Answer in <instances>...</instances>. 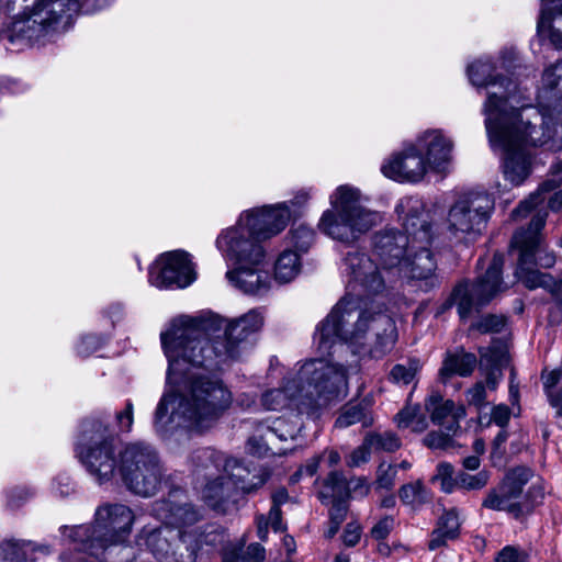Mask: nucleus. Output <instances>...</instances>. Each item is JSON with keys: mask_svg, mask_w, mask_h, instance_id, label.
Listing matches in <instances>:
<instances>
[{"mask_svg": "<svg viewBox=\"0 0 562 562\" xmlns=\"http://www.w3.org/2000/svg\"><path fill=\"white\" fill-rule=\"evenodd\" d=\"M79 9L80 0H0V19H10L11 41H38L65 30Z\"/></svg>", "mask_w": 562, "mask_h": 562, "instance_id": "8", "label": "nucleus"}, {"mask_svg": "<svg viewBox=\"0 0 562 562\" xmlns=\"http://www.w3.org/2000/svg\"><path fill=\"white\" fill-rule=\"evenodd\" d=\"M263 560L265 549L259 543L249 544L243 555V562H263Z\"/></svg>", "mask_w": 562, "mask_h": 562, "instance_id": "57", "label": "nucleus"}, {"mask_svg": "<svg viewBox=\"0 0 562 562\" xmlns=\"http://www.w3.org/2000/svg\"><path fill=\"white\" fill-rule=\"evenodd\" d=\"M49 553L48 546L32 541L7 539L0 542V562H33L38 554Z\"/></svg>", "mask_w": 562, "mask_h": 562, "instance_id": "25", "label": "nucleus"}, {"mask_svg": "<svg viewBox=\"0 0 562 562\" xmlns=\"http://www.w3.org/2000/svg\"><path fill=\"white\" fill-rule=\"evenodd\" d=\"M53 492L58 496H67L72 492L69 479L67 476H59L53 482Z\"/></svg>", "mask_w": 562, "mask_h": 562, "instance_id": "61", "label": "nucleus"}, {"mask_svg": "<svg viewBox=\"0 0 562 562\" xmlns=\"http://www.w3.org/2000/svg\"><path fill=\"white\" fill-rule=\"evenodd\" d=\"M192 463L195 467L196 474H203L207 480V483L202 490V496L210 506L216 508L232 496L234 491L223 470L213 475H209L211 470H207L205 467H201L203 461L194 460V453L192 454Z\"/></svg>", "mask_w": 562, "mask_h": 562, "instance_id": "24", "label": "nucleus"}, {"mask_svg": "<svg viewBox=\"0 0 562 562\" xmlns=\"http://www.w3.org/2000/svg\"><path fill=\"white\" fill-rule=\"evenodd\" d=\"M490 480V475L486 471H480L476 474H468L461 472L456 477V486L468 491L483 488Z\"/></svg>", "mask_w": 562, "mask_h": 562, "instance_id": "41", "label": "nucleus"}, {"mask_svg": "<svg viewBox=\"0 0 562 562\" xmlns=\"http://www.w3.org/2000/svg\"><path fill=\"white\" fill-rule=\"evenodd\" d=\"M315 239V233L312 227L305 224H299L291 228L289 234L290 248L300 254H305Z\"/></svg>", "mask_w": 562, "mask_h": 562, "instance_id": "34", "label": "nucleus"}, {"mask_svg": "<svg viewBox=\"0 0 562 562\" xmlns=\"http://www.w3.org/2000/svg\"><path fill=\"white\" fill-rule=\"evenodd\" d=\"M154 513L164 526L155 529L143 528L137 544L142 562H194L199 549L195 535L183 529L201 519V514L187 503L180 490L172 491L167 499L157 502Z\"/></svg>", "mask_w": 562, "mask_h": 562, "instance_id": "6", "label": "nucleus"}, {"mask_svg": "<svg viewBox=\"0 0 562 562\" xmlns=\"http://www.w3.org/2000/svg\"><path fill=\"white\" fill-rule=\"evenodd\" d=\"M506 440H507V431L506 430L499 431V434L495 437V439L493 441L492 453H491L493 462H495L496 459L501 460L504 457V454H505L504 445H505Z\"/></svg>", "mask_w": 562, "mask_h": 562, "instance_id": "59", "label": "nucleus"}, {"mask_svg": "<svg viewBox=\"0 0 562 562\" xmlns=\"http://www.w3.org/2000/svg\"><path fill=\"white\" fill-rule=\"evenodd\" d=\"M125 540H95L70 544L69 552L60 554V562H89L90 558L102 562H132L135 559L133 547Z\"/></svg>", "mask_w": 562, "mask_h": 562, "instance_id": "19", "label": "nucleus"}, {"mask_svg": "<svg viewBox=\"0 0 562 562\" xmlns=\"http://www.w3.org/2000/svg\"><path fill=\"white\" fill-rule=\"evenodd\" d=\"M544 496V491H543V487L541 485H538V484H532L526 496H525V499L521 501L524 504H532V508L539 504L542 498Z\"/></svg>", "mask_w": 562, "mask_h": 562, "instance_id": "60", "label": "nucleus"}, {"mask_svg": "<svg viewBox=\"0 0 562 562\" xmlns=\"http://www.w3.org/2000/svg\"><path fill=\"white\" fill-rule=\"evenodd\" d=\"M496 63L492 57H482L467 68L470 82L477 89L486 90V99L482 106L484 125L488 140L493 144L506 143L504 126H509L510 119L516 116L527 99L524 91L512 80L495 74Z\"/></svg>", "mask_w": 562, "mask_h": 562, "instance_id": "7", "label": "nucleus"}, {"mask_svg": "<svg viewBox=\"0 0 562 562\" xmlns=\"http://www.w3.org/2000/svg\"><path fill=\"white\" fill-rule=\"evenodd\" d=\"M195 280V271L190 255L183 250H172L160 255L149 267L148 281L158 289L189 286Z\"/></svg>", "mask_w": 562, "mask_h": 562, "instance_id": "18", "label": "nucleus"}, {"mask_svg": "<svg viewBox=\"0 0 562 562\" xmlns=\"http://www.w3.org/2000/svg\"><path fill=\"white\" fill-rule=\"evenodd\" d=\"M551 211L559 212L562 210V190L554 192L548 201Z\"/></svg>", "mask_w": 562, "mask_h": 562, "instance_id": "64", "label": "nucleus"}, {"mask_svg": "<svg viewBox=\"0 0 562 562\" xmlns=\"http://www.w3.org/2000/svg\"><path fill=\"white\" fill-rule=\"evenodd\" d=\"M115 423L120 432H130L134 423V405L127 401L124 408L115 415Z\"/></svg>", "mask_w": 562, "mask_h": 562, "instance_id": "45", "label": "nucleus"}, {"mask_svg": "<svg viewBox=\"0 0 562 562\" xmlns=\"http://www.w3.org/2000/svg\"><path fill=\"white\" fill-rule=\"evenodd\" d=\"M533 472L526 467H517L505 475L496 488L491 490L482 505L492 510H503L519 518L532 510V504L519 501L524 486L531 480Z\"/></svg>", "mask_w": 562, "mask_h": 562, "instance_id": "17", "label": "nucleus"}, {"mask_svg": "<svg viewBox=\"0 0 562 562\" xmlns=\"http://www.w3.org/2000/svg\"><path fill=\"white\" fill-rule=\"evenodd\" d=\"M194 460L203 461L201 467L211 470L209 475L223 470L233 491L252 492L262 486L268 479V474L263 469L251 468L237 459L226 458L222 452L212 448H201L194 451Z\"/></svg>", "mask_w": 562, "mask_h": 562, "instance_id": "16", "label": "nucleus"}, {"mask_svg": "<svg viewBox=\"0 0 562 562\" xmlns=\"http://www.w3.org/2000/svg\"><path fill=\"white\" fill-rule=\"evenodd\" d=\"M494 200L482 191L461 194L449 207L447 228L453 235H477L485 227L493 210Z\"/></svg>", "mask_w": 562, "mask_h": 562, "instance_id": "15", "label": "nucleus"}, {"mask_svg": "<svg viewBox=\"0 0 562 562\" xmlns=\"http://www.w3.org/2000/svg\"><path fill=\"white\" fill-rule=\"evenodd\" d=\"M358 372L357 364L328 359H311L284 378L280 387L266 391L261 405L267 411L295 409L297 415L316 416L333 401L348 393V378Z\"/></svg>", "mask_w": 562, "mask_h": 562, "instance_id": "5", "label": "nucleus"}, {"mask_svg": "<svg viewBox=\"0 0 562 562\" xmlns=\"http://www.w3.org/2000/svg\"><path fill=\"white\" fill-rule=\"evenodd\" d=\"M537 32L547 36L557 49H562V0H540Z\"/></svg>", "mask_w": 562, "mask_h": 562, "instance_id": "23", "label": "nucleus"}, {"mask_svg": "<svg viewBox=\"0 0 562 562\" xmlns=\"http://www.w3.org/2000/svg\"><path fill=\"white\" fill-rule=\"evenodd\" d=\"M460 518L458 512L452 508L442 514L438 519L436 529L431 532L428 548L436 550L442 547L447 540L456 539L459 535Z\"/></svg>", "mask_w": 562, "mask_h": 562, "instance_id": "27", "label": "nucleus"}, {"mask_svg": "<svg viewBox=\"0 0 562 562\" xmlns=\"http://www.w3.org/2000/svg\"><path fill=\"white\" fill-rule=\"evenodd\" d=\"M103 345V339L95 335L82 336L76 346L77 353L81 357H88L95 352Z\"/></svg>", "mask_w": 562, "mask_h": 562, "instance_id": "48", "label": "nucleus"}, {"mask_svg": "<svg viewBox=\"0 0 562 562\" xmlns=\"http://www.w3.org/2000/svg\"><path fill=\"white\" fill-rule=\"evenodd\" d=\"M503 265L504 256L495 254L486 271L474 282L462 281L454 286L450 302L457 306L460 318H468L507 289L502 279Z\"/></svg>", "mask_w": 562, "mask_h": 562, "instance_id": "14", "label": "nucleus"}, {"mask_svg": "<svg viewBox=\"0 0 562 562\" xmlns=\"http://www.w3.org/2000/svg\"><path fill=\"white\" fill-rule=\"evenodd\" d=\"M397 427L401 429H411L414 432L424 431L428 422L419 406H407L403 408L395 417Z\"/></svg>", "mask_w": 562, "mask_h": 562, "instance_id": "32", "label": "nucleus"}, {"mask_svg": "<svg viewBox=\"0 0 562 562\" xmlns=\"http://www.w3.org/2000/svg\"><path fill=\"white\" fill-rule=\"evenodd\" d=\"M512 412L508 406L504 404L496 405L492 408L491 420L497 426L504 428L509 419Z\"/></svg>", "mask_w": 562, "mask_h": 562, "instance_id": "55", "label": "nucleus"}, {"mask_svg": "<svg viewBox=\"0 0 562 562\" xmlns=\"http://www.w3.org/2000/svg\"><path fill=\"white\" fill-rule=\"evenodd\" d=\"M301 422L299 415H291L290 418L285 419L283 417L277 418L271 423H262L261 427L267 429V431L281 441H286L288 439H294L296 435L301 430Z\"/></svg>", "mask_w": 562, "mask_h": 562, "instance_id": "31", "label": "nucleus"}, {"mask_svg": "<svg viewBox=\"0 0 562 562\" xmlns=\"http://www.w3.org/2000/svg\"><path fill=\"white\" fill-rule=\"evenodd\" d=\"M397 465L381 462L376 470L374 486L376 490L391 491L395 485Z\"/></svg>", "mask_w": 562, "mask_h": 562, "instance_id": "40", "label": "nucleus"}, {"mask_svg": "<svg viewBox=\"0 0 562 562\" xmlns=\"http://www.w3.org/2000/svg\"><path fill=\"white\" fill-rule=\"evenodd\" d=\"M548 72H551L549 81H551L550 87V99L558 105V108L562 111V63H557L546 68L542 78L540 88H544L548 82H546V76Z\"/></svg>", "mask_w": 562, "mask_h": 562, "instance_id": "35", "label": "nucleus"}, {"mask_svg": "<svg viewBox=\"0 0 562 562\" xmlns=\"http://www.w3.org/2000/svg\"><path fill=\"white\" fill-rule=\"evenodd\" d=\"M467 401L470 405L482 408L486 404V386L483 382H476L467 391Z\"/></svg>", "mask_w": 562, "mask_h": 562, "instance_id": "51", "label": "nucleus"}, {"mask_svg": "<svg viewBox=\"0 0 562 562\" xmlns=\"http://www.w3.org/2000/svg\"><path fill=\"white\" fill-rule=\"evenodd\" d=\"M547 220L546 212H538L531 218L527 229L518 231L512 239V247L519 251L518 266L515 274L528 289L543 288L559 297L562 305V283L549 273L540 272L533 267L551 268L557 259L553 251L547 248L541 235Z\"/></svg>", "mask_w": 562, "mask_h": 562, "instance_id": "10", "label": "nucleus"}, {"mask_svg": "<svg viewBox=\"0 0 562 562\" xmlns=\"http://www.w3.org/2000/svg\"><path fill=\"white\" fill-rule=\"evenodd\" d=\"M560 183L561 182L555 179H548L543 181L535 193H531L527 200L521 201L519 205L513 210L510 217L514 221H517L526 216L533 207L546 200L547 193L555 190Z\"/></svg>", "mask_w": 562, "mask_h": 562, "instance_id": "30", "label": "nucleus"}, {"mask_svg": "<svg viewBox=\"0 0 562 562\" xmlns=\"http://www.w3.org/2000/svg\"><path fill=\"white\" fill-rule=\"evenodd\" d=\"M546 393L549 397L560 394L562 383V367L542 374Z\"/></svg>", "mask_w": 562, "mask_h": 562, "instance_id": "46", "label": "nucleus"}, {"mask_svg": "<svg viewBox=\"0 0 562 562\" xmlns=\"http://www.w3.org/2000/svg\"><path fill=\"white\" fill-rule=\"evenodd\" d=\"M330 207L325 210L317 227L327 237L353 244L370 229L382 222L379 212L362 204V194L358 188L342 184L329 195Z\"/></svg>", "mask_w": 562, "mask_h": 562, "instance_id": "9", "label": "nucleus"}, {"mask_svg": "<svg viewBox=\"0 0 562 562\" xmlns=\"http://www.w3.org/2000/svg\"><path fill=\"white\" fill-rule=\"evenodd\" d=\"M424 154L426 167L437 172L448 169L452 159L453 142L442 130H427L413 143Z\"/></svg>", "mask_w": 562, "mask_h": 562, "instance_id": "21", "label": "nucleus"}, {"mask_svg": "<svg viewBox=\"0 0 562 562\" xmlns=\"http://www.w3.org/2000/svg\"><path fill=\"white\" fill-rule=\"evenodd\" d=\"M453 467L450 463H439L437 467V475L435 476V480L440 481L441 488L450 493L453 490V486H456V479H453Z\"/></svg>", "mask_w": 562, "mask_h": 562, "instance_id": "47", "label": "nucleus"}, {"mask_svg": "<svg viewBox=\"0 0 562 562\" xmlns=\"http://www.w3.org/2000/svg\"><path fill=\"white\" fill-rule=\"evenodd\" d=\"M550 76H546L547 86L538 89L537 106H521L509 126L503 127L506 143L490 140L493 149L506 154L504 176L513 186L521 184L530 173L528 147L548 144L552 150L562 149V111L550 99Z\"/></svg>", "mask_w": 562, "mask_h": 562, "instance_id": "4", "label": "nucleus"}, {"mask_svg": "<svg viewBox=\"0 0 562 562\" xmlns=\"http://www.w3.org/2000/svg\"><path fill=\"white\" fill-rule=\"evenodd\" d=\"M368 443H371L373 450L387 452H393L401 447L400 438L391 431L369 434Z\"/></svg>", "mask_w": 562, "mask_h": 562, "instance_id": "39", "label": "nucleus"}, {"mask_svg": "<svg viewBox=\"0 0 562 562\" xmlns=\"http://www.w3.org/2000/svg\"><path fill=\"white\" fill-rule=\"evenodd\" d=\"M348 495L347 480L336 471L328 474L318 493L319 499L326 505H329L331 501L347 499Z\"/></svg>", "mask_w": 562, "mask_h": 562, "instance_id": "29", "label": "nucleus"}, {"mask_svg": "<svg viewBox=\"0 0 562 562\" xmlns=\"http://www.w3.org/2000/svg\"><path fill=\"white\" fill-rule=\"evenodd\" d=\"M361 537V529L356 524H348L342 535V541L347 547L356 546Z\"/></svg>", "mask_w": 562, "mask_h": 562, "instance_id": "58", "label": "nucleus"}, {"mask_svg": "<svg viewBox=\"0 0 562 562\" xmlns=\"http://www.w3.org/2000/svg\"><path fill=\"white\" fill-rule=\"evenodd\" d=\"M373 448L371 443H368V436L364 438L363 443L352 451L348 459V465L350 467H359L362 463H366L370 459V454Z\"/></svg>", "mask_w": 562, "mask_h": 562, "instance_id": "52", "label": "nucleus"}, {"mask_svg": "<svg viewBox=\"0 0 562 562\" xmlns=\"http://www.w3.org/2000/svg\"><path fill=\"white\" fill-rule=\"evenodd\" d=\"M481 367L503 368L508 363V353L504 345L495 344L487 348H482Z\"/></svg>", "mask_w": 562, "mask_h": 562, "instance_id": "38", "label": "nucleus"}, {"mask_svg": "<svg viewBox=\"0 0 562 562\" xmlns=\"http://www.w3.org/2000/svg\"><path fill=\"white\" fill-rule=\"evenodd\" d=\"M290 217L288 202H281L246 210L235 225L221 231L215 246L232 265L226 272L231 285L250 295L268 292L271 278L266 268V250L261 241L282 232Z\"/></svg>", "mask_w": 562, "mask_h": 562, "instance_id": "3", "label": "nucleus"}, {"mask_svg": "<svg viewBox=\"0 0 562 562\" xmlns=\"http://www.w3.org/2000/svg\"><path fill=\"white\" fill-rule=\"evenodd\" d=\"M420 368L422 363L418 359H408L405 363H398L392 368L391 380L397 384L407 385L415 379Z\"/></svg>", "mask_w": 562, "mask_h": 562, "instance_id": "36", "label": "nucleus"}, {"mask_svg": "<svg viewBox=\"0 0 562 562\" xmlns=\"http://www.w3.org/2000/svg\"><path fill=\"white\" fill-rule=\"evenodd\" d=\"M265 321V310L256 307L233 318L209 313L170 322L160 334L169 389L155 412L157 432L165 435L177 427L204 431L216 424L231 407L233 394L210 371L238 360Z\"/></svg>", "mask_w": 562, "mask_h": 562, "instance_id": "2", "label": "nucleus"}, {"mask_svg": "<svg viewBox=\"0 0 562 562\" xmlns=\"http://www.w3.org/2000/svg\"><path fill=\"white\" fill-rule=\"evenodd\" d=\"M425 408L430 414L434 424L441 426L447 431H457L460 420L465 416L462 405H457L451 400H443L438 393H432L426 400Z\"/></svg>", "mask_w": 562, "mask_h": 562, "instance_id": "22", "label": "nucleus"}, {"mask_svg": "<svg viewBox=\"0 0 562 562\" xmlns=\"http://www.w3.org/2000/svg\"><path fill=\"white\" fill-rule=\"evenodd\" d=\"M75 451L80 463L98 484L108 483L117 474L114 439L102 423L82 424Z\"/></svg>", "mask_w": 562, "mask_h": 562, "instance_id": "12", "label": "nucleus"}, {"mask_svg": "<svg viewBox=\"0 0 562 562\" xmlns=\"http://www.w3.org/2000/svg\"><path fill=\"white\" fill-rule=\"evenodd\" d=\"M381 172L397 182H419L424 179L427 167L423 155L411 143L392 154L381 166Z\"/></svg>", "mask_w": 562, "mask_h": 562, "instance_id": "20", "label": "nucleus"}, {"mask_svg": "<svg viewBox=\"0 0 562 562\" xmlns=\"http://www.w3.org/2000/svg\"><path fill=\"white\" fill-rule=\"evenodd\" d=\"M134 521V512L128 506L121 503H104L97 507L92 525L64 527V530L69 531V544L102 539L126 540L132 532Z\"/></svg>", "mask_w": 562, "mask_h": 562, "instance_id": "13", "label": "nucleus"}, {"mask_svg": "<svg viewBox=\"0 0 562 562\" xmlns=\"http://www.w3.org/2000/svg\"><path fill=\"white\" fill-rule=\"evenodd\" d=\"M395 212L404 232L385 228L373 237V254L350 251L344 260L348 278L347 293L317 326L314 342L321 352H329L344 341L357 355L382 359L397 340L394 321L383 311L361 308L364 297L382 294L400 278L423 281L428 291L439 284L437 263L430 250L431 225L415 198H403Z\"/></svg>", "mask_w": 562, "mask_h": 562, "instance_id": "1", "label": "nucleus"}, {"mask_svg": "<svg viewBox=\"0 0 562 562\" xmlns=\"http://www.w3.org/2000/svg\"><path fill=\"white\" fill-rule=\"evenodd\" d=\"M476 363L477 360L473 353L462 350L454 353L448 352L439 370L440 378L446 381L454 374L469 376L474 371Z\"/></svg>", "mask_w": 562, "mask_h": 562, "instance_id": "28", "label": "nucleus"}, {"mask_svg": "<svg viewBox=\"0 0 562 562\" xmlns=\"http://www.w3.org/2000/svg\"><path fill=\"white\" fill-rule=\"evenodd\" d=\"M34 492L26 486H16L9 491L7 504L11 508H16L30 499Z\"/></svg>", "mask_w": 562, "mask_h": 562, "instance_id": "50", "label": "nucleus"}, {"mask_svg": "<svg viewBox=\"0 0 562 562\" xmlns=\"http://www.w3.org/2000/svg\"><path fill=\"white\" fill-rule=\"evenodd\" d=\"M486 371V386L490 390H495L501 378H502V368L495 367H481Z\"/></svg>", "mask_w": 562, "mask_h": 562, "instance_id": "62", "label": "nucleus"}, {"mask_svg": "<svg viewBox=\"0 0 562 562\" xmlns=\"http://www.w3.org/2000/svg\"><path fill=\"white\" fill-rule=\"evenodd\" d=\"M117 474L128 491L143 497H150L161 486L164 468L151 445L134 441L120 450Z\"/></svg>", "mask_w": 562, "mask_h": 562, "instance_id": "11", "label": "nucleus"}, {"mask_svg": "<svg viewBox=\"0 0 562 562\" xmlns=\"http://www.w3.org/2000/svg\"><path fill=\"white\" fill-rule=\"evenodd\" d=\"M331 508L329 509L330 522L342 524L347 516V499L331 501L329 502Z\"/></svg>", "mask_w": 562, "mask_h": 562, "instance_id": "54", "label": "nucleus"}, {"mask_svg": "<svg viewBox=\"0 0 562 562\" xmlns=\"http://www.w3.org/2000/svg\"><path fill=\"white\" fill-rule=\"evenodd\" d=\"M357 423H362L364 426L369 425L366 420V413L359 405L346 407L336 419L335 426L338 428H347Z\"/></svg>", "mask_w": 562, "mask_h": 562, "instance_id": "42", "label": "nucleus"}, {"mask_svg": "<svg viewBox=\"0 0 562 562\" xmlns=\"http://www.w3.org/2000/svg\"><path fill=\"white\" fill-rule=\"evenodd\" d=\"M495 562H529V554L521 548L506 546L497 553Z\"/></svg>", "mask_w": 562, "mask_h": 562, "instance_id": "44", "label": "nucleus"}, {"mask_svg": "<svg viewBox=\"0 0 562 562\" xmlns=\"http://www.w3.org/2000/svg\"><path fill=\"white\" fill-rule=\"evenodd\" d=\"M398 497L404 505L416 509L430 501V493L420 481H416L404 484L398 490Z\"/></svg>", "mask_w": 562, "mask_h": 562, "instance_id": "33", "label": "nucleus"}, {"mask_svg": "<svg viewBox=\"0 0 562 562\" xmlns=\"http://www.w3.org/2000/svg\"><path fill=\"white\" fill-rule=\"evenodd\" d=\"M518 60V52L514 47L504 48L499 54V65L506 70L515 68Z\"/></svg>", "mask_w": 562, "mask_h": 562, "instance_id": "56", "label": "nucleus"}, {"mask_svg": "<svg viewBox=\"0 0 562 562\" xmlns=\"http://www.w3.org/2000/svg\"><path fill=\"white\" fill-rule=\"evenodd\" d=\"M269 526H271L276 532H281L285 529L280 508L271 507L268 517L261 515L257 518V532L260 540H267Z\"/></svg>", "mask_w": 562, "mask_h": 562, "instance_id": "37", "label": "nucleus"}, {"mask_svg": "<svg viewBox=\"0 0 562 562\" xmlns=\"http://www.w3.org/2000/svg\"><path fill=\"white\" fill-rule=\"evenodd\" d=\"M324 459V454L315 456L310 459L306 464L299 470L297 474L305 473L308 476L314 475L317 472L321 461Z\"/></svg>", "mask_w": 562, "mask_h": 562, "instance_id": "63", "label": "nucleus"}, {"mask_svg": "<svg viewBox=\"0 0 562 562\" xmlns=\"http://www.w3.org/2000/svg\"><path fill=\"white\" fill-rule=\"evenodd\" d=\"M302 255L290 247L283 249L274 261V280L279 283L293 281L302 271Z\"/></svg>", "mask_w": 562, "mask_h": 562, "instance_id": "26", "label": "nucleus"}, {"mask_svg": "<svg viewBox=\"0 0 562 562\" xmlns=\"http://www.w3.org/2000/svg\"><path fill=\"white\" fill-rule=\"evenodd\" d=\"M506 325V318L503 315L488 314L476 321L471 328L481 334L501 333Z\"/></svg>", "mask_w": 562, "mask_h": 562, "instance_id": "43", "label": "nucleus"}, {"mask_svg": "<svg viewBox=\"0 0 562 562\" xmlns=\"http://www.w3.org/2000/svg\"><path fill=\"white\" fill-rule=\"evenodd\" d=\"M457 431H432L429 432L425 438L424 442L431 449H446L450 446L451 436Z\"/></svg>", "mask_w": 562, "mask_h": 562, "instance_id": "49", "label": "nucleus"}, {"mask_svg": "<svg viewBox=\"0 0 562 562\" xmlns=\"http://www.w3.org/2000/svg\"><path fill=\"white\" fill-rule=\"evenodd\" d=\"M395 525L394 518L392 516H384L381 518L371 529V536L375 540L385 539L390 532L393 530Z\"/></svg>", "mask_w": 562, "mask_h": 562, "instance_id": "53", "label": "nucleus"}]
</instances>
